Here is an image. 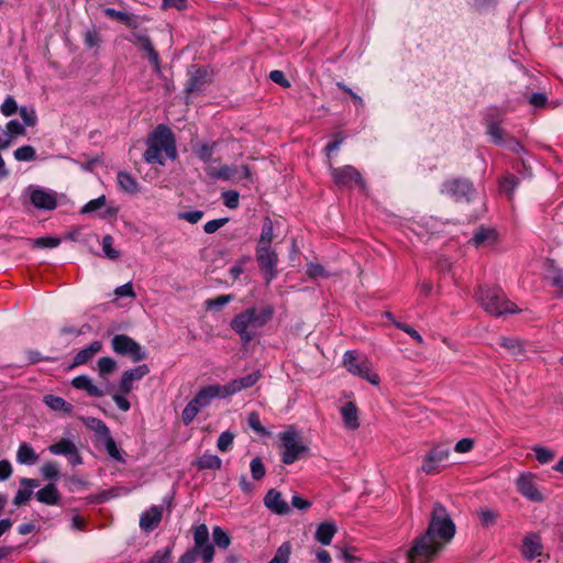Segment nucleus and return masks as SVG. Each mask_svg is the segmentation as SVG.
I'll use <instances>...</instances> for the list:
<instances>
[{
    "label": "nucleus",
    "mask_w": 563,
    "mask_h": 563,
    "mask_svg": "<svg viewBox=\"0 0 563 563\" xmlns=\"http://www.w3.org/2000/svg\"><path fill=\"white\" fill-rule=\"evenodd\" d=\"M71 386L79 390H85L90 397H102L103 390L93 384L92 379L87 375H79L73 378Z\"/></svg>",
    "instance_id": "nucleus-24"
},
{
    "label": "nucleus",
    "mask_w": 563,
    "mask_h": 563,
    "mask_svg": "<svg viewBox=\"0 0 563 563\" xmlns=\"http://www.w3.org/2000/svg\"><path fill=\"white\" fill-rule=\"evenodd\" d=\"M279 439L282 441V461L284 464H292L308 451V446L294 429L280 433Z\"/></svg>",
    "instance_id": "nucleus-7"
},
{
    "label": "nucleus",
    "mask_w": 563,
    "mask_h": 563,
    "mask_svg": "<svg viewBox=\"0 0 563 563\" xmlns=\"http://www.w3.org/2000/svg\"><path fill=\"white\" fill-rule=\"evenodd\" d=\"M522 555L527 560H533L542 554L541 539L536 533L528 534L522 542Z\"/></svg>",
    "instance_id": "nucleus-22"
},
{
    "label": "nucleus",
    "mask_w": 563,
    "mask_h": 563,
    "mask_svg": "<svg viewBox=\"0 0 563 563\" xmlns=\"http://www.w3.org/2000/svg\"><path fill=\"white\" fill-rule=\"evenodd\" d=\"M497 239L496 231L489 228H481L470 240L475 247H486L495 243Z\"/></svg>",
    "instance_id": "nucleus-26"
},
{
    "label": "nucleus",
    "mask_w": 563,
    "mask_h": 563,
    "mask_svg": "<svg viewBox=\"0 0 563 563\" xmlns=\"http://www.w3.org/2000/svg\"><path fill=\"white\" fill-rule=\"evenodd\" d=\"M41 474L45 479H57L59 477L58 465L55 462H46L41 467Z\"/></svg>",
    "instance_id": "nucleus-49"
},
{
    "label": "nucleus",
    "mask_w": 563,
    "mask_h": 563,
    "mask_svg": "<svg viewBox=\"0 0 563 563\" xmlns=\"http://www.w3.org/2000/svg\"><path fill=\"white\" fill-rule=\"evenodd\" d=\"M223 203L230 208L235 209L239 206V192L234 190H228L222 194Z\"/></svg>",
    "instance_id": "nucleus-60"
},
{
    "label": "nucleus",
    "mask_w": 563,
    "mask_h": 563,
    "mask_svg": "<svg viewBox=\"0 0 563 563\" xmlns=\"http://www.w3.org/2000/svg\"><path fill=\"white\" fill-rule=\"evenodd\" d=\"M203 217V212L200 211V210H195V211H185V212H180L178 214V218L181 219V220H185L189 223H198Z\"/></svg>",
    "instance_id": "nucleus-62"
},
{
    "label": "nucleus",
    "mask_w": 563,
    "mask_h": 563,
    "mask_svg": "<svg viewBox=\"0 0 563 563\" xmlns=\"http://www.w3.org/2000/svg\"><path fill=\"white\" fill-rule=\"evenodd\" d=\"M102 349V344L99 341L91 342L87 347L80 350L74 357L70 368L77 367L88 363L97 353Z\"/></svg>",
    "instance_id": "nucleus-25"
},
{
    "label": "nucleus",
    "mask_w": 563,
    "mask_h": 563,
    "mask_svg": "<svg viewBox=\"0 0 563 563\" xmlns=\"http://www.w3.org/2000/svg\"><path fill=\"white\" fill-rule=\"evenodd\" d=\"M233 300L232 295H221L217 298L207 299L205 306L208 310H218Z\"/></svg>",
    "instance_id": "nucleus-45"
},
{
    "label": "nucleus",
    "mask_w": 563,
    "mask_h": 563,
    "mask_svg": "<svg viewBox=\"0 0 563 563\" xmlns=\"http://www.w3.org/2000/svg\"><path fill=\"white\" fill-rule=\"evenodd\" d=\"M516 487L530 501L542 503L545 499V496L538 486V477L533 473H521L516 481Z\"/></svg>",
    "instance_id": "nucleus-8"
},
{
    "label": "nucleus",
    "mask_w": 563,
    "mask_h": 563,
    "mask_svg": "<svg viewBox=\"0 0 563 563\" xmlns=\"http://www.w3.org/2000/svg\"><path fill=\"white\" fill-rule=\"evenodd\" d=\"M487 133L495 144L504 145L506 143L504 139L505 132L497 123L490 122L487 126Z\"/></svg>",
    "instance_id": "nucleus-47"
},
{
    "label": "nucleus",
    "mask_w": 563,
    "mask_h": 563,
    "mask_svg": "<svg viewBox=\"0 0 563 563\" xmlns=\"http://www.w3.org/2000/svg\"><path fill=\"white\" fill-rule=\"evenodd\" d=\"M84 422L88 428L93 430L96 434H98L101 438L110 434V430L107 427V424L98 418L88 417L84 420Z\"/></svg>",
    "instance_id": "nucleus-37"
},
{
    "label": "nucleus",
    "mask_w": 563,
    "mask_h": 563,
    "mask_svg": "<svg viewBox=\"0 0 563 563\" xmlns=\"http://www.w3.org/2000/svg\"><path fill=\"white\" fill-rule=\"evenodd\" d=\"M13 156L19 162H31L35 159L36 152L33 146L23 145L13 152Z\"/></svg>",
    "instance_id": "nucleus-38"
},
{
    "label": "nucleus",
    "mask_w": 563,
    "mask_h": 563,
    "mask_svg": "<svg viewBox=\"0 0 563 563\" xmlns=\"http://www.w3.org/2000/svg\"><path fill=\"white\" fill-rule=\"evenodd\" d=\"M117 183L120 190L126 194H136L139 191V184L135 177L128 172H119L117 175Z\"/></svg>",
    "instance_id": "nucleus-31"
},
{
    "label": "nucleus",
    "mask_w": 563,
    "mask_h": 563,
    "mask_svg": "<svg viewBox=\"0 0 563 563\" xmlns=\"http://www.w3.org/2000/svg\"><path fill=\"white\" fill-rule=\"evenodd\" d=\"M336 526L334 522L325 521L321 522L316 531V540L323 545H329L332 542L334 534L336 533Z\"/></svg>",
    "instance_id": "nucleus-28"
},
{
    "label": "nucleus",
    "mask_w": 563,
    "mask_h": 563,
    "mask_svg": "<svg viewBox=\"0 0 563 563\" xmlns=\"http://www.w3.org/2000/svg\"><path fill=\"white\" fill-rule=\"evenodd\" d=\"M44 404L54 411H62L70 416L73 413V405L67 402L64 398L55 395H45L43 398Z\"/></svg>",
    "instance_id": "nucleus-29"
},
{
    "label": "nucleus",
    "mask_w": 563,
    "mask_h": 563,
    "mask_svg": "<svg viewBox=\"0 0 563 563\" xmlns=\"http://www.w3.org/2000/svg\"><path fill=\"white\" fill-rule=\"evenodd\" d=\"M290 555L289 543H283L276 551L274 558L268 563H288Z\"/></svg>",
    "instance_id": "nucleus-54"
},
{
    "label": "nucleus",
    "mask_w": 563,
    "mask_h": 563,
    "mask_svg": "<svg viewBox=\"0 0 563 563\" xmlns=\"http://www.w3.org/2000/svg\"><path fill=\"white\" fill-rule=\"evenodd\" d=\"M117 367V362L111 357H101L98 361L99 375L103 378L111 374Z\"/></svg>",
    "instance_id": "nucleus-44"
},
{
    "label": "nucleus",
    "mask_w": 563,
    "mask_h": 563,
    "mask_svg": "<svg viewBox=\"0 0 563 563\" xmlns=\"http://www.w3.org/2000/svg\"><path fill=\"white\" fill-rule=\"evenodd\" d=\"M113 238L107 234L102 238L101 245L106 257L115 261L120 257V252L113 247Z\"/></svg>",
    "instance_id": "nucleus-39"
},
{
    "label": "nucleus",
    "mask_w": 563,
    "mask_h": 563,
    "mask_svg": "<svg viewBox=\"0 0 563 563\" xmlns=\"http://www.w3.org/2000/svg\"><path fill=\"white\" fill-rule=\"evenodd\" d=\"M19 113L25 126H34L37 123L36 112L33 108L21 107Z\"/></svg>",
    "instance_id": "nucleus-51"
},
{
    "label": "nucleus",
    "mask_w": 563,
    "mask_h": 563,
    "mask_svg": "<svg viewBox=\"0 0 563 563\" xmlns=\"http://www.w3.org/2000/svg\"><path fill=\"white\" fill-rule=\"evenodd\" d=\"M256 261L260 268L265 273L267 283L276 277L278 256L271 246H257Z\"/></svg>",
    "instance_id": "nucleus-13"
},
{
    "label": "nucleus",
    "mask_w": 563,
    "mask_h": 563,
    "mask_svg": "<svg viewBox=\"0 0 563 563\" xmlns=\"http://www.w3.org/2000/svg\"><path fill=\"white\" fill-rule=\"evenodd\" d=\"M198 555L202 558L203 563H211L214 556V548L211 543L196 548Z\"/></svg>",
    "instance_id": "nucleus-59"
},
{
    "label": "nucleus",
    "mask_w": 563,
    "mask_h": 563,
    "mask_svg": "<svg viewBox=\"0 0 563 563\" xmlns=\"http://www.w3.org/2000/svg\"><path fill=\"white\" fill-rule=\"evenodd\" d=\"M40 486V482L34 478L23 477L20 479V488L18 489L13 504L15 506L25 505L33 495V489Z\"/></svg>",
    "instance_id": "nucleus-20"
},
{
    "label": "nucleus",
    "mask_w": 563,
    "mask_h": 563,
    "mask_svg": "<svg viewBox=\"0 0 563 563\" xmlns=\"http://www.w3.org/2000/svg\"><path fill=\"white\" fill-rule=\"evenodd\" d=\"M223 385H209L201 388L184 408L181 418L186 426L194 421L196 416L216 398H227Z\"/></svg>",
    "instance_id": "nucleus-5"
},
{
    "label": "nucleus",
    "mask_w": 563,
    "mask_h": 563,
    "mask_svg": "<svg viewBox=\"0 0 563 563\" xmlns=\"http://www.w3.org/2000/svg\"><path fill=\"white\" fill-rule=\"evenodd\" d=\"M102 439H103V444H104V448H106V451L108 452V454L115 461H122L121 452H120L119 448L117 446V443L113 440V438L111 437V434H108V435L103 437Z\"/></svg>",
    "instance_id": "nucleus-48"
},
{
    "label": "nucleus",
    "mask_w": 563,
    "mask_h": 563,
    "mask_svg": "<svg viewBox=\"0 0 563 563\" xmlns=\"http://www.w3.org/2000/svg\"><path fill=\"white\" fill-rule=\"evenodd\" d=\"M251 474L253 479L260 481L266 474V468L261 457H254L250 464Z\"/></svg>",
    "instance_id": "nucleus-50"
},
{
    "label": "nucleus",
    "mask_w": 563,
    "mask_h": 563,
    "mask_svg": "<svg viewBox=\"0 0 563 563\" xmlns=\"http://www.w3.org/2000/svg\"><path fill=\"white\" fill-rule=\"evenodd\" d=\"M48 451L54 455L68 456L76 452V445L68 439H62L60 441L49 445Z\"/></svg>",
    "instance_id": "nucleus-33"
},
{
    "label": "nucleus",
    "mask_w": 563,
    "mask_h": 563,
    "mask_svg": "<svg viewBox=\"0 0 563 563\" xmlns=\"http://www.w3.org/2000/svg\"><path fill=\"white\" fill-rule=\"evenodd\" d=\"M473 191L471 183L467 180L454 179L443 184L441 192L445 194L455 200L468 198V195Z\"/></svg>",
    "instance_id": "nucleus-16"
},
{
    "label": "nucleus",
    "mask_w": 563,
    "mask_h": 563,
    "mask_svg": "<svg viewBox=\"0 0 563 563\" xmlns=\"http://www.w3.org/2000/svg\"><path fill=\"white\" fill-rule=\"evenodd\" d=\"M341 415L345 428L356 430L360 427L357 408L353 402H346L341 408Z\"/></svg>",
    "instance_id": "nucleus-27"
},
{
    "label": "nucleus",
    "mask_w": 563,
    "mask_h": 563,
    "mask_svg": "<svg viewBox=\"0 0 563 563\" xmlns=\"http://www.w3.org/2000/svg\"><path fill=\"white\" fill-rule=\"evenodd\" d=\"M212 539L213 542L221 549H227L231 543L230 537L221 527L213 528Z\"/></svg>",
    "instance_id": "nucleus-43"
},
{
    "label": "nucleus",
    "mask_w": 563,
    "mask_h": 563,
    "mask_svg": "<svg viewBox=\"0 0 563 563\" xmlns=\"http://www.w3.org/2000/svg\"><path fill=\"white\" fill-rule=\"evenodd\" d=\"M194 541H195L194 548H199L201 545L209 543V530L206 525H199L195 528Z\"/></svg>",
    "instance_id": "nucleus-42"
},
{
    "label": "nucleus",
    "mask_w": 563,
    "mask_h": 563,
    "mask_svg": "<svg viewBox=\"0 0 563 563\" xmlns=\"http://www.w3.org/2000/svg\"><path fill=\"white\" fill-rule=\"evenodd\" d=\"M133 32L131 36L128 37L130 42L137 45L140 49L147 54V58L150 63L153 65L156 74H161V63L157 51L154 48L148 34L145 30L137 31L136 29H132Z\"/></svg>",
    "instance_id": "nucleus-12"
},
{
    "label": "nucleus",
    "mask_w": 563,
    "mask_h": 563,
    "mask_svg": "<svg viewBox=\"0 0 563 563\" xmlns=\"http://www.w3.org/2000/svg\"><path fill=\"white\" fill-rule=\"evenodd\" d=\"M197 466L199 470H220L222 466V461L217 455L203 454L197 461Z\"/></svg>",
    "instance_id": "nucleus-35"
},
{
    "label": "nucleus",
    "mask_w": 563,
    "mask_h": 563,
    "mask_svg": "<svg viewBox=\"0 0 563 563\" xmlns=\"http://www.w3.org/2000/svg\"><path fill=\"white\" fill-rule=\"evenodd\" d=\"M344 367L349 373L366 379L372 385H378L380 378L377 373L373 371L372 363L366 356L358 354L355 351H347L343 356Z\"/></svg>",
    "instance_id": "nucleus-6"
},
{
    "label": "nucleus",
    "mask_w": 563,
    "mask_h": 563,
    "mask_svg": "<svg viewBox=\"0 0 563 563\" xmlns=\"http://www.w3.org/2000/svg\"><path fill=\"white\" fill-rule=\"evenodd\" d=\"M307 275L310 278L318 277H329L330 275L327 273L323 266L318 263H309L307 266Z\"/></svg>",
    "instance_id": "nucleus-58"
},
{
    "label": "nucleus",
    "mask_w": 563,
    "mask_h": 563,
    "mask_svg": "<svg viewBox=\"0 0 563 563\" xmlns=\"http://www.w3.org/2000/svg\"><path fill=\"white\" fill-rule=\"evenodd\" d=\"M148 373L150 368L146 364L125 371L119 384L120 390L123 394H129L133 389V382L142 379Z\"/></svg>",
    "instance_id": "nucleus-18"
},
{
    "label": "nucleus",
    "mask_w": 563,
    "mask_h": 563,
    "mask_svg": "<svg viewBox=\"0 0 563 563\" xmlns=\"http://www.w3.org/2000/svg\"><path fill=\"white\" fill-rule=\"evenodd\" d=\"M10 137L13 140L18 136H23L25 134V125L20 123L18 120H11L5 124L4 129Z\"/></svg>",
    "instance_id": "nucleus-53"
},
{
    "label": "nucleus",
    "mask_w": 563,
    "mask_h": 563,
    "mask_svg": "<svg viewBox=\"0 0 563 563\" xmlns=\"http://www.w3.org/2000/svg\"><path fill=\"white\" fill-rule=\"evenodd\" d=\"M228 221H229L228 218H221V219H214V220L208 221L205 224L203 230L208 234L214 233L219 229H221Z\"/></svg>",
    "instance_id": "nucleus-63"
},
{
    "label": "nucleus",
    "mask_w": 563,
    "mask_h": 563,
    "mask_svg": "<svg viewBox=\"0 0 563 563\" xmlns=\"http://www.w3.org/2000/svg\"><path fill=\"white\" fill-rule=\"evenodd\" d=\"M536 459L541 464H547L555 457V451L545 446L536 445L532 448Z\"/></svg>",
    "instance_id": "nucleus-40"
},
{
    "label": "nucleus",
    "mask_w": 563,
    "mask_h": 563,
    "mask_svg": "<svg viewBox=\"0 0 563 563\" xmlns=\"http://www.w3.org/2000/svg\"><path fill=\"white\" fill-rule=\"evenodd\" d=\"M261 378V372L255 371L244 377L232 379L228 384L223 385L225 394L228 397L254 386L258 379Z\"/></svg>",
    "instance_id": "nucleus-17"
},
{
    "label": "nucleus",
    "mask_w": 563,
    "mask_h": 563,
    "mask_svg": "<svg viewBox=\"0 0 563 563\" xmlns=\"http://www.w3.org/2000/svg\"><path fill=\"white\" fill-rule=\"evenodd\" d=\"M104 13L107 16L118 20L121 23H124L130 29H137V26H139L137 19L133 15L125 13V12L118 11L112 8H107L104 10Z\"/></svg>",
    "instance_id": "nucleus-32"
},
{
    "label": "nucleus",
    "mask_w": 563,
    "mask_h": 563,
    "mask_svg": "<svg viewBox=\"0 0 563 563\" xmlns=\"http://www.w3.org/2000/svg\"><path fill=\"white\" fill-rule=\"evenodd\" d=\"M163 517V507L153 506L142 514L140 518V527L142 530L150 532L158 527Z\"/></svg>",
    "instance_id": "nucleus-21"
},
{
    "label": "nucleus",
    "mask_w": 563,
    "mask_h": 563,
    "mask_svg": "<svg viewBox=\"0 0 563 563\" xmlns=\"http://www.w3.org/2000/svg\"><path fill=\"white\" fill-rule=\"evenodd\" d=\"M206 76V70L196 68L190 73V79L187 85V91L192 92L200 88V80Z\"/></svg>",
    "instance_id": "nucleus-52"
},
{
    "label": "nucleus",
    "mask_w": 563,
    "mask_h": 563,
    "mask_svg": "<svg viewBox=\"0 0 563 563\" xmlns=\"http://www.w3.org/2000/svg\"><path fill=\"white\" fill-rule=\"evenodd\" d=\"M272 307L250 308L236 314L231 321V329L245 343L253 339V330L264 327L273 317Z\"/></svg>",
    "instance_id": "nucleus-3"
},
{
    "label": "nucleus",
    "mask_w": 563,
    "mask_h": 563,
    "mask_svg": "<svg viewBox=\"0 0 563 563\" xmlns=\"http://www.w3.org/2000/svg\"><path fill=\"white\" fill-rule=\"evenodd\" d=\"M247 422L250 428L256 431L260 434H266L265 428L262 426L260 415L257 412H251L247 418Z\"/></svg>",
    "instance_id": "nucleus-61"
},
{
    "label": "nucleus",
    "mask_w": 563,
    "mask_h": 563,
    "mask_svg": "<svg viewBox=\"0 0 563 563\" xmlns=\"http://www.w3.org/2000/svg\"><path fill=\"white\" fill-rule=\"evenodd\" d=\"M107 199L106 196H100L96 199H92L88 201L82 208L81 213H90L93 211H97L99 209H102L106 206Z\"/></svg>",
    "instance_id": "nucleus-56"
},
{
    "label": "nucleus",
    "mask_w": 563,
    "mask_h": 563,
    "mask_svg": "<svg viewBox=\"0 0 563 563\" xmlns=\"http://www.w3.org/2000/svg\"><path fill=\"white\" fill-rule=\"evenodd\" d=\"M207 174L217 179L241 181L243 179H251V172L249 166H229L224 165L221 167L208 166L206 168Z\"/></svg>",
    "instance_id": "nucleus-11"
},
{
    "label": "nucleus",
    "mask_w": 563,
    "mask_h": 563,
    "mask_svg": "<svg viewBox=\"0 0 563 563\" xmlns=\"http://www.w3.org/2000/svg\"><path fill=\"white\" fill-rule=\"evenodd\" d=\"M148 563H170V550L166 548L157 551Z\"/></svg>",
    "instance_id": "nucleus-64"
},
{
    "label": "nucleus",
    "mask_w": 563,
    "mask_h": 563,
    "mask_svg": "<svg viewBox=\"0 0 563 563\" xmlns=\"http://www.w3.org/2000/svg\"><path fill=\"white\" fill-rule=\"evenodd\" d=\"M234 434L230 431L222 432L217 441V448L221 452H227L232 448Z\"/></svg>",
    "instance_id": "nucleus-55"
},
{
    "label": "nucleus",
    "mask_w": 563,
    "mask_h": 563,
    "mask_svg": "<svg viewBox=\"0 0 563 563\" xmlns=\"http://www.w3.org/2000/svg\"><path fill=\"white\" fill-rule=\"evenodd\" d=\"M274 238V225L269 218H265L257 246H271Z\"/></svg>",
    "instance_id": "nucleus-34"
},
{
    "label": "nucleus",
    "mask_w": 563,
    "mask_h": 563,
    "mask_svg": "<svg viewBox=\"0 0 563 563\" xmlns=\"http://www.w3.org/2000/svg\"><path fill=\"white\" fill-rule=\"evenodd\" d=\"M330 172L335 185L338 186L350 187L352 185H357L363 187V179L360 172L351 165L338 168L330 165Z\"/></svg>",
    "instance_id": "nucleus-14"
},
{
    "label": "nucleus",
    "mask_w": 563,
    "mask_h": 563,
    "mask_svg": "<svg viewBox=\"0 0 563 563\" xmlns=\"http://www.w3.org/2000/svg\"><path fill=\"white\" fill-rule=\"evenodd\" d=\"M0 110L4 117H10L14 114L19 108L14 98L12 96H8L1 104Z\"/></svg>",
    "instance_id": "nucleus-57"
},
{
    "label": "nucleus",
    "mask_w": 563,
    "mask_h": 563,
    "mask_svg": "<svg viewBox=\"0 0 563 563\" xmlns=\"http://www.w3.org/2000/svg\"><path fill=\"white\" fill-rule=\"evenodd\" d=\"M30 200L37 209L53 210L57 207V195L53 190L32 188Z\"/></svg>",
    "instance_id": "nucleus-15"
},
{
    "label": "nucleus",
    "mask_w": 563,
    "mask_h": 563,
    "mask_svg": "<svg viewBox=\"0 0 563 563\" xmlns=\"http://www.w3.org/2000/svg\"><path fill=\"white\" fill-rule=\"evenodd\" d=\"M264 505L277 515H287L290 512V507L283 499L282 494L274 488L267 492L264 497Z\"/></svg>",
    "instance_id": "nucleus-19"
},
{
    "label": "nucleus",
    "mask_w": 563,
    "mask_h": 563,
    "mask_svg": "<svg viewBox=\"0 0 563 563\" xmlns=\"http://www.w3.org/2000/svg\"><path fill=\"white\" fill-rule=\"evenodd\" d=\"M38 460L34 449L27 443L22 442L16 451V462L22 465H34Z\"/></svg>",
    "instance_id": "nucleus-30"
},
{
    "label": "nucleus",
    "mask_w": 563,
    "mask_h": 563,
    "mask_svg": "<svg viewBox=\"0 0 563 563\" xmlns=\"http://www.w3.org/2000/svg\"><path fill=\"white\" fill-rule=\"evenodd\" d=\"M500 189L508 195L509 199L512 198L514 191L518 186V178L514 175H507L500 180Z\"/></svg>",
    "instance_id": "nucleus-46"
},
{
    "label": "nucleus",
    "mask_w": 563,
    "mask_h": 563,
    "mask_svg": "<svg viewBox=\"0 0 563 563\" xmlns=\"http://www.w3.org/2000/svg\"><path fill=\"white\" fill-rule=\"evenodd\" d=\"M112 349L115 353L129 356L134 362H140L146 357L142 346L125 334H117L113 336Z\"/></svg>",
    "instance_id": "nucleus-9"
},
{
    "label": "nucleus",
    "mask_w": 563,
    "mask_h": 563,
    "mask_svg": "<svg viewBox=\"0 0 563 563\" xmlns=\"http://www.w3.org/2000/svg\"><path fill=\"white\" fill-rule=\"evenodd\" d=\"M476 299L485 311L496 317L519 311L516 303L510 301L499 288L479 287Z\"/></svg>",
    "instance_id": "nucleus-4"
},
{
    "label": "nucleus",
    "mask_w": 563,
    "mask_h": 563,
    "mask_svg": "<svg viewBox=\"0 0 563 563\" xmlns=\"http://www.w3.org/2000/svg\"><path fill=\"white\" fill-rule=\"evenodd\" d=\"M147 148L143 155L148 164L164 165V154L175 159L177 157L176 141L172 130L159 124L147 137Z\"/></svg>",
    "instance_id": "nucleus-2"
},
{
    "label": "nucleus",
    "mask_w": 563,
    "mask_h": 563,
    "mask_svg": "<svg viewBox=\"0 0 563 563\" xmlns=\"http://www.w3.org/2000/svg\"><path fill=\"white\" fill-rule=\"evenodd\" d=\"M449 456L450 449L446 445L434 444L422 461L421 472L428 475L440 473L442 463L445 462Z\"/></svg>",
    "instance_id": "nucleus-10"
},
{
    "label": "nucleus",
    "mask_w": 563,
    "mask_h": 563,
    "mask_svg": "<svg viewBox=\"0 0 563 563\" xmlns=\"http://www.w3.org/2000/svg\"><path fill=\"white\" fill-rule=\"evenodd\" d=\"M455 525L446 509L439 503L433 505L428 529L404 554L405 563H428L454 537Z\"/></svg>",
    "instance_id": "nucleus-1"
},
{
    "label": "nucleus",
    "mask_w": 563,
    "mask_h": 563,
    "mask_svg": "<svg viewBox=\"0 0 563 563\" xmlns=\"http://www.w3.org/2000/svg\"><path fill=\"white\" fill-rule=\"evenodd\" d=\"M35 498L44 505L57 506L60 504V494L54 483H48L43 488L38 489L35 493Z\"/></svg>",
    "instance_id": "nucleus-23"
},
{
    "label": "nucleus",
    "mask_w": 563,
    "mask_h": 563,
    "mask_svg": "<svg viewBox=\"0 0 563 563\" xmlns=\"http://www.w3.org/2000/svg\"><path fill=\"white\" fill-rule=\"evenodd\" d=\"M499 344L507 349L512 355L515 356H522L523 355V347L521 342L516 338H500Z\"/></svg>",
    "instance_id": "nucleus-36"
},
{
    "label": "nucleus",
    "mask_w": 563,
    "mask_h": 563,
    "mask_svg": "<svg viewBox=\"0 0 563 563\" xmlns=\"http://www.w3.org/2000/svg\"><path fill=\"white\" fill-rule=\"evenodd\" d=\"M481 525L484 528L492 527L496 523V520L498 518V514L492 509L483 508L477 511Z\"/></svg>",
    "instance_id": "nucleus-41"
}]
</instances>
